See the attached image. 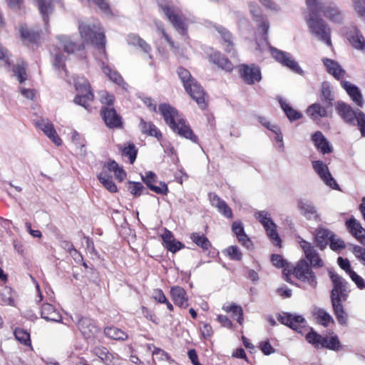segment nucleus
Masks as SVG:
<instances>
[{
    "label": "nucleus",
    "instance_id": "f257e3e1",
    "mask_svg": "<svg viewBox=\"0 0 365 365\" xmlns=\"http://www.w3.org/2000/svg\"><path fill=\"white\" fill-rule=\"evenodd\" d=\"M328 273L333 284L330 297L334 313L338 322L341 325H346L347 314L344 309L342 302L348 299L350 292L349 284L334 270L329 269Z\"/></svg>",
    "mask_w": 365,
    "mask_h": 365
},
{
    "label": "nucleus",
    "instance_id": "f03ea898",
    "mask_svg": "<svg viewBox=\"0 0 365 365\" xmlns=\"http://www.w3.org/2000/svg\"><path fill=\"white\" fill-rule=\"evenodd\" d=\"M166 123L178 135L197 143V137L178 111L169 104L162 103L158 108Z\"/></svg>",
    "mask_w": 365,
    "mask_h": 365
},
{
    "label": "nucleus",
    "instance_id": "7ed1b4c3",
    "mask_svg": "<svg viewBox=\"0 0 365 365\" xmlns=\"http://www.w3.org/2000/svg\"><path fill=\"white\" fill-rule=\"evenodd\" d=\"M159 5L161 11L176 31L182 36H186L189 21L182 14L181 10L171 2H162Z\"/></svg>",
    "mask_w": 365,
    "mask_h": 365
},
{
    "label": "nucleus",
    "instance_id": "20e7f679",
    "mask_svg": "<svg viewBox=\"0 0 365 365\" xmlns=\"http://www.w3.org/2000/svg\"><path fill=\"white\" fill-rule=\"evenodd\" d=\"M178 73L187 93L201 108H205V93L200 85L196 82L187 69L179 68Z\"/></svg>",
    "mask_w": 365,
    "mask_h": 365
},
{
    "label": "nucleus",
    "instance_id": "39448f33",
    "mask_svg": "<svg viewBox=\"0 0 365 365\" xmlns=\"http://www.w3.org/2000/svg\"><path fill=\"white\" fill-rule=\"evenodd\" d=\"M79 33L84 41L96 45L105 52L106 39L103 29L98 24L81 22L78 25Z\"/></svg>",
    "mask_w": 365,
    "mask_h": 365
},
{
    "label": "nucleus",
    "instance_id": "423d86ee",
    "mask_svg": "<svg viewBox=\"0 0 365 365\" xmlns=\"http://www.w3.org/2000/svg\"><path fill=\"white\" fill-rule=\"evenodd\" d=\"M108 171L113 172L115 178L120 182L125 178L126 173L115 161L109 160L104 165L103 170L98 174V178L105 188L110 192H117V187L113 182L111 177L108 174Z\"/></svg>",
    "mask_w": 365,
    "mask_h": 365
},
{
    "label": "nucleus",
    "instance_id": "0eeeda50",
    "mask_svg": "<svg viewBox=\"0 0 365 365\" xmlns=\"http://www.w3.org/2000/svg\"><path fill=\"white\" fill-rule=\"evenodd\" d=\"M306 21L309 31L317 39L331 46L330 29L323 20L314 16L312 13L309 14Z\"/></svg>",
    "mask_w": 365,
    "mask_h": 365
},
{
    "label": "nucleus",
    "instance_id": "6e6552de",
    "mask_svg": "<svg viewBox=\"0 0 365 365\" xmlns=\"http://www.w3.org/2000/svg\"><path fill=\"white\" fill-rule=\"evenodd\" d=\"M307 341L312 344L315 348H327L334 351L341 349V343L336 336H333L329 339L323 337L313 329L306 335Z\"/></svg>",
    "mask_w": 365,
    "mask_h": 365
},
{
    "label": "nucleus",
    "instance_id": "1a4fd4ad",
    "mask_svg": "<svg viewBox=\"0 0 365 365\" xmlns=\"http://www.w3.org/2000/svg\"><path fill=\"white\" fill-rule=\"evenodd\" d=\"M74 86L78 91V95L74 98L75 103L88 109L90 103L93 99L89 82L83 78H78L74 80Z\"/></svg>",
    "mask_w": 365,
    "mask_h": 365
},
{
    "label": "nucleus",
    "instance_id": "9d476101",
    "mask_svg": "<svg viewBox=\"0 0 365 365\" xmlns=\"http://www.w3.org/2000/svg\"><path fill=\"white\" fill-rule=\"evenodd\" d=\"M255 217L262 225L273 243L277 246L280 245L281 240L276 230L277 225L271 218L270 214L265 210H261L256 212Z\"/></svg>",
    "mask_w": 365,
    "mask_h": 365
},
{
    "label": "nucleus",
    "instance_id": "9b49d317",
    "mask_svg": "<svg viewBox=\"0 0 365 365\" xmlns=\"http://www.w3.org/2000/svg\"><path fill=\"white\" fill-rule=\"evenodd\" d=\"M292 273L298 279L308 284L312 287L317 286V282L314 273L312 272L309 264L304 260H300L293 269L290 268Z\"/></svg>",
    "mask_w": 365,
    "mask_h": 365
},
{
    "label": "nucleus",
    "instance_id": "f8f14e48",
    "mask_svg": "<svg viewBox=\"0 0 365 365\" xmlns=\"http://www.w3.org/2000/svg\"><path fill=\"white\" fill-rule=\"evenodd\" d=\"M268 49L272 56L282 66L289 68L297 73L302 74L303 73V71L290 53L278 50L270 46H268Z\"/></svg>",
    "mask_w": 365,
    "mask_h": 365
},
{
    "label": "nucleus",
    "instance_id": "ddd939ff",
    "mask_svg": "<svg viewBox=\"0 0 365 365\" xmlns=\"http://www.w3.org/2000/svg\"><path fill=\"white\" fill-rule=\"evenodd\" d=\"M268 49L272 56L282 66L289 68L297 73L302 74L303 73V71L290 53L278 50L270 46H268Z\"/></svg>",
    "mask_w": 365,
    "mask_h": 365
},
{
    "label": "nucleus",
    "instance_id": "4468645a",
    "mask_svg": "<svg viewBox=\"0 0 365 365\" xmlns=\"http://www.w3.org/2000/svg\"><path fill=\"white\" fill-rule=\"evenodd\" d=\"M239 71L243 81L248 85H253L262 80L260 68L255 64H242Z\"/></svg>",
    "mask_w": 365,
    "mask_h": 365
},
{
    "label": "nucleus",
    "instance_id": "2eb2a0df",
    "mask_svg": "<svg viewBox=\"0 0 365 365\" xmlns=\"http://www.w3.org/2000/svg\"><path fill=\"white\" fill-rule=\"evenodd\" d=\"M312 168L318 174L321 180L332 189H338L339 185L330 173L329 168L322 161L315 160L312 162Z\"/></svg>",
    "mask_w": 365,
    "mask_h": 365
},
{
    "label": "nucleus",
    "instance_id": "dca6fc26",
    "mask_svg": "<svg viewBox=\"0 0 365 365\" xmlns=\"http://www.w3.org/2000/svg\"><path fill=\"white\" fill-rule=\"evenodd\" d=\"M336 110L346 123L353 125L356 124L359 114L362 113L359 110H354L350 106L343 102L337 103Z\"/></svg>",
    "mask_w": 365,
    "mask_h": 365
},
{
    "label": "nucleus",
    "instance_id": "f3484780",
    "mask_svg": "<svg viewBox=\"0 0 365 365\" xmlns=\"http://www.w3.org/2000/svg\"><path fill=\"white\" fill-rule=\"evenodd\" d=\"M278 320L294 330L300 331V329L304 326L305 319L301 315H294L289 313H284L279 315Z\"/></svg>",
    "mask_w": 365,
    "mask_h": 365
},
{
    "label": "nucleus",
    "instance_id": "a211bd4d",
    "mask_svg": "<svg viewBox=\"0 0 365 365\" xmlns=\"http://www.w3.org/2000/svg\"><path fill=\"white\" fill-rule=\"evenodd\" d=\"M101 113L106 125L110 128L121 127V117L117 114L113 108L103 107Z\"/></svg>",
    "mask_w": 365,
    "mask_h": 365
},
{
    "label": "nucleus",
    "instance_id": "6ab92c4d",
    "mask_svg": "<svg viewBox=\"0 0 365 365\" xmlns=\"http://www.w3.org/2000/svg\"><path fill=\"white\" fill-rule=\"evenodd\" d=\"M318 11L323 13L327 18L333 22L341 23L342 21L341 13L334 3L322 4L319 6Z\"/></svg>",
    "mask_w": 365,
    "mask_h": 365
},
{
    "label": "nucleus",
    "instance_id": "aec40b11",
    "mask_svg": "<svg viewBox=\"0 0 365 365\" xmlns=\"http://www.w3.org/2000/svg\"><path fill=\"white\" fill-rule=\"evenodd\" d=\"M38 127L48 138H50L56 145L61 144V140L58 135L53 124L47 119H39L36 122Z\"/></svg>",
    "mask_w": 365,
    "mask_h": 365
},
{
    "label": "nucleus",
    "instance_id": "412c9836",
    "mask_svg": "<svg viewBox=\"0 0 365 365\" xmlns=\"http://www.w3.org/2000/svg\"><path fill=\"white\" fill-rule=\"evenodd\" d=\"M299 244L306 257L309 260L313 267H320L323 266L322 260L320 259L314 247L309 242L304 240H301L299 241Z\"/></svg>",
    "mask_w": 365,
    "mask_h": 365
},
{
    "label": "nucleus",
    "instance_id": "4be33fe9",
    "mask_svg": "<svg viewBox=\"0 0 365 365\" xmlns=\"http://www.w3.org/2000/svg\"><path fill=\"white\" fill-rule=\"evenodd\" d=\"M346 225L349 232L361 242L365 245V229L354 217L346 220Z\"/></svg>",
    "mask_w": 365,
    "mask_h": 365
},
{
    "label": "nucleus",
    "instance_id": "5701e85b",
    "mask_svg": "<svg viewBox=\"0 0 365 365\" xmlns=\"http://www.w3.org/2000/svg\"><path fill=\"white\" fill-rule=\"evenodd\" d=\"M78 327L86 339L93 337L98 331L94 322L88 317H81L78 322Z\"/></svg>",
    "mask_w": 365,
    "mask_h": 365
},
{
    "label": "nucleus",
    "instance_id": "b1692460",
    "mask_svg": "<svg viewBox=\"0 0 365 365\" xmlns=\"http://www.w3.org/2000/svg\"><path fill=\"white\" fill-rule=\"evenodd\" d=\"M297 207L300 213L308 220H315L318 217L317 211L313 203L302 199L298 202Z\"/></svg>",
    "mask_w": 365,
    "mask_h": 365
},
{
    "label": "nucleus",
    "instance_id": "393cba45",
    "mask_svg": "<svg viewBox=\"0 0 365 365\" xmlns=\"http://www.w3.org/2000/svg\"><path fill=\"white\" fill-rule=\"evenodd\" d=\"M209 200L212 205L215 207L218 210V212L222 214L225 217L228 218H231L232 217V212L230 207L216 194L210 193Z\"/></svg>",
    "mask_w": 365,
    "mask_h": 365
},
{
    "label": "nucleus",
    "instance_id": "a878e982",
    "mask_svg": "<svg viewBox=\"0 0 365 365\" xmlns=\"http://www.w3.org/2000/svg\"><path fill=\"white\" fill-rule=\"evenodd\" d=\"M347 35V38L350 44L355 49L359 51H364L365 49V38L356 28H353Z\"/></svg>",
    "mask_w": 365,
    "mask_h": 365
},
{
    "label": "nucleus",
    "instance_id": "bb28decb",
    "mask_svg": "<svg viewBox=\"0 0 365 365\" xmlns=\"http://www.w3.org/2000/svg\"><path fill=\"white\" fill-rule=\"evenodd\" d=\"M170 294L174 303L180 307H188L187 297L185 290L181 287L176 286L171 289Z\"/></svg>",
    "mask_w": 365,
    "mask_h": 365
},
{
    "label": "nucleus",
    "instance_id": "cd10ccee",
    "mask_svg": "<svg viewBox=\"0 0 365 365\" xmlns=\"http://www.w3.org/2000/svg\"><path fill=\"white\" fill-rule=\"evenodd\" d=\"M342 87L346 90L352 101L359 107H362L364 101L359 88L349 81L341 82Z\"/></svg>",
    "mask_w": 365,
    "mask_h": 365
},
{
    "label": "nucleus",
    "instance_id": "c85d7f7f",
    "mask_svg": "<svg viewBox=\"0 0 365 365\" xmlns=\"http://www.w3.org/2000/svg\"><path fill=\"white\" fill-rule=\"evenodd\" d=\"M312 139L317 148L323 154L331 152V147L324 135L320 131L315 132L312 135Z\"/></svg>",
    "mask_w": 365,
    "mask_h": 365
},
{
    "label": "nucleus",
    "instance_id": "c756f323",
    "mask_svg": "<svg viewBox=\"0 0 365 365\" xmlns=\"http://www.w3.org/2000/svg\"><path fill=\"white\" fill-rule=\"evenodd\" d=\"M41 317L46 321L58 322L61 319V314L51 304H43L41 307Z\"/></svg>",
    "mask_w": 365,
    "mask_h": 365
},
{
    "label": "nucleus",
    "instance_id": "7c9ffc66",
    "mask_svg": "<svg viewBox=\"0 0 365 365\" xmlns=\"http://www.w3.org/2000/svg\"><path fill=\"white\" fill-rule=\"evenodd\" d=\"M71 139L72 144L75 147V151L77 155L85 157L87 154L86 148V140L83 138L81 135L75 130L71 133Z\"/></svg>",
    "mask_w": 365,
    "mask_h": 365
},
{
    "label": "nucleus",
    "instance_id": "2f4dec72",
    "mask_svg": "<svg viewBox=\"0 0 365 365\" xmlns=\"http://www.w3.org/2000/svg\"><path fill=\"white\" fill-rule=\"evenodd\" d=\"M162 238L165 247L173 253L176 252L183 247L182 244L180 241L176 240L173 234L168 230L165 231L162 235Z\"/></svg>",
    "mask_w": 365,
    "mask_h": 365
},
{
    "label": "nucleus",
    "instance_id": "473e14b6",
    "mask_svg": "<svg viewBox=\"0 0 365 365\" xmlns=\"http://www.w3.org/2000/svg\"><path fill=\"white\" fill-rule=\"evenodd\" d=\"M307 115L314 121H318L322 118L328 117L329 113L326 108L319 103H314L308 107Z\"/></svg>",
    "mask_w": 365,
    "mask_h": 365
},
{
    "label": "nucleus",
    "instance_id": "72a5a7b5",
    "mask_svg": "<svg viewBox=\"0 0 365 365\" xmlns=\"http://www.w3.org/2000/svg\"><path fill=\"white\" fill-rule=\"evenodd\" d=\"M322 61L327 68V72L332 75L334 78L339 79L344 77L345 74L344 70L341 68L340 65L329 58H323Z\"/></svg>",
    "mask_w": 365,
    "mask_h": 365
},
{
    "label": "nucleus",
    "instance_id": "f704fd0d",
    "mask_svg": "<svg viewBox=\"0 0 365 365\" xmlns=\"http://www.w3.org/2000/svg\"><path fill=\"white\" fill-rule=\"evenodd\" d=\"M332 233L331 231L323 227H319L316 230L315 242L321 250H324L327 247Z\"/></svg>",
    "mask_w": 365,
    "mask_h": 365
},
{
    "label": "nucleus",
    "instance_id": "c9c22d12",
    "mask_svg": "<svg viewBox=\"0 0 365 365\" xmlns=\"http://www.w3.org/2000/svg\"><path fill=\"white\" fill-rule=\"evenodd\" d=\"M210 59L213 63L227 72H230L233 69L232 63L219 52L215 51L211 53Z\"/></svg>",
    "mask_w": 365,
    "mask_h": 365
},
{
    "label": "nucleus",
    "instance_id": "e433bc0d",
    "mask_svg": "<svg viewBox=\"0 0 365 365\" xmlns=\"http://www.w3.org/2000/svg\"><path fill=\"white\" fill-rule=\"evenodd\" d=\"M213 28L220 35L225 43H226L225 50L227 52H231L233 48L232 36L230 32L220 25L213 24Z\"/></svg>",
    "mask_w": 365,
    "mask_h": 365
},
{
    "label": "nucleus",
    "instance_id": "4c0bfd02",
    "mask_svg": "<svg viewBox=\"0 0 365 365\" xmlns=\"http://www.w3.org/2000/svg\"><path fill=\"white\" fill-rule=\"evenodd\" d=\"M37 7L41 14L44 22L46 24L48 16L53 12L54 6L50 0H36Z\"/></svg>",
    "mask_w": 365,
    "mask_h": 365
},
{
    "label": "nucleus",
    "instance_id": "58836bf2",
    "mask_svg": "<svg viewBox=\"0 0 365 365\" xmlns=\"http://www.w3.org/2000/svg\"><path fill=\"white\" fill-rule=\"evenodd\" d=\"M58 39L63 47L64 51L68 53H73L76 51L82 50L84 47L82 43L76 44L67 36H59Z\"/></svg>",
    "mask_w": 365,
    "mask_h": 365
},
{
    "label": "nucleus",
    "instance_id": "ea45409f",
    "mask_svg": "<svg viewBox=\"0 0 365 365\" xmlns=\"http://www.w3.org/2000/svg\"><path fill=\"white\" fill-rule=\"evenodd\" d=\"M272 262L274 266L276 267H283V274H284V279L289 282V275L291 274L290 267L289 266L288 263L282 258V257L279 255H273L272 256Z\"/></svg>",
    "mask_w": 365,
    "mask_h": 365
},
{
    "label": "nucleus",
    "instance_id": "a19ab883",
    "mask_svg": "<svg viewBox=\"0 0 365 365\" xmlns=\"http://www.w3.org/2000/svg\"><path fill=\"white\" fill-rule=\"evenodd\" d=\"M140 131L143 134L154 136L157 138L161 137V133L157 127L151 122H146L143 118L140 119L139 125Z\"/></svg>",
    "mask_w": 365,
    "mask_h": 365
},
{
    "label": "nucleus",
    "instance_id": "79ce46f5",
    "mask_svg": "<svg viewBox=\"0 0 365 365\" xmlns=\"http://www.w3.org/2000/svg\"><path fill=\"white\" fill-rule=\"evenodd\" d=\"M314 316L317 322L327 327L330 322L334 323L331 316L323 309L317 308L314 311Z\"/></svg>",
    "mask_w": 365,
    "mask_h": 365
},
{
    "label": "nucleus",
    "instance_id": "37998d69",
    "mask_svg": "<svg viewBox=\"0 0 365 365\" xmlns=\"http://www.w3.org/2000/svg\"><path fill=\"white\" fill-rule=\"evenodd\" d=\"M96 356L106 364V365H115V357L110 353L106 348H96Z\"/></svg>",
    "mask_w": 365,
    "mask_h": 365
},
{
    "label": "nucleus",
    "instance_id": "c03bdc74",
    "mask_svg": "<svg viewBox=\"0 0 365 365\" xmlns=\"http://www.w3.org/2000/svg\"><path fill=\"white\" fill-rule=\"evenodd\" d=\"M277 99H278V101L280 104L282 109L284 110V113L286 114L287 118L289 119V120L293 121V120L299 119L302 117V115L297 110H294L292 107H290L283 100V98L282 97H278Z\"/></svg>",
    "mask_w": 365,
    "mask_h": 365
},
{
    "label": "nucleus",
    "instance_id": "a18cd8bd",
    "mask_svg": "<svg viewBox=\"0 0 365 365\" xmlns=\"http://www.w3.org/2000/svg\"><path fill=\"white\" fill-rule=\"evenodd\" d=\"M19 32L24 43H34L39 37L38 33L30 31L26 26H21Z\"/></svg>",
    "mask_w": 365,
    "mask_h": 365
},
{
    "label": "nucleus",
    "instance_id": "49530a36",
    "mask_svg": "<svg viewBox=\"0 0 365 365\" xmlns=\"http://www.w3.org/2000/svg\"><path fill=\"white\" fill-rule=\"evenodd\" d=\"M101 68L103 73L109 78L110 81L118 85H121L123 88H125V85L126 84L123 82V79L119 73L115 71H112V69L108 66L105 65L104 63H102Z\"/></svg>",
    "mask_w": 365,
    "mask_h": 365
},
{
    "label": "nucleus",
    "instance_id": "de8ad7c7",
    "mask_svg": "<svg viewBox=\"0 0 365 365\" xmlns=\"http://www.w3.org/2000/svg\"><path fill=\"white\" fill-rule=\"evenodd\" d=\"M128 42L133 46H138L145 53H149L151 51V47L141 38L135 34H130L128 36Z\"/></svg>",
    "mask_w": 365,
    "mask_h": 365
},
{
    "label": "nucleus",
    "instance_id": "09e8293b",
    "mask_svg": "<svg viewBox=\"0 0 365 365\" xmlns=\"http://www.w3.org/2000/svg\"><path fill=\"white\" fill-rule=\"evenodd\" d=\"M104 332L107 336L115 340H125L128 338V335L117 327H107Z\"/></svg>",
    "mask_w": 365,
    "mask_h": 365
},
{
    "label": "nucleus",
    "instance_id": "8fccbe9b",
    "mask_svg": "<svg viewBox=\"0 0 365 365\" xmlns=\"http://www.w3.org/2000/svg\"><path fill=\"white\" fill-rule=\"evenodd\" d=\"M190 238L198 246L204 250H207L210 247V242L203 235L195 232L191 235Z\"/></svg>",
    "mask_w": 365,
    "mask_h": 365
},
{
    "label": "nucleus",
    "instance_id": "3c124183",
    "mask_svg": "<svg viewBox=\"0 0 365 365\" xmlns=\"http://www.w3.org/2000/svg\"><path fill=\"white\" fill-rule=\"evenodd\" d=\"M14 335L19 342L24 345L31 346L30 334L26 330L17 328L14 331Z\"/></svg>",
    "mask_w": 365,
    "mask_h": 365
},
{
    "label": "nucleus",
    "instance_id": "603ef678",
    "mask_svg": "<svg viewBox=\"0 0 365 365\" xmlns=\"http://www.w3.org/2000/svg\"><path fill=\"white\" fill-rule=\"evenodd\" d=\"M14 73L20 83H22L27 79L26 64L23 62L15 66Z\"/></svg>",
    "mask_w": 365,
    "mask_h": 365
},
{
    "label": "nucleus",
    "instance_id": "864d4df0",
    "mask_svg": "<svg viewBox=\"0 0 365 365\" xmlns=\"http://www.w3.org/2000/svg\"><path fill=\"white\" fill-rule=\"evenodd\" d=\"M1 302L6 305H14V293L10 287H5L1 292Z\"/></svg>",
    "mask_w": 365,
    "mask_h": 365
},
{
    "label": "nucleus",
    "instance_id": "5fc2aeb1",
    "mask_svg": "<svg viewBox=\"0 0 365 365\" xmlns=\"http://www.w3.org/2000/svg\"><path fill=\"white\" fill-rule=\"evenodd\" d=\"M223 252L232 260H240L242 258V254L237 246H229Z\"/></svg>",
    "mask_w": 365,
    "mask_h": 365
},
{
    "label": "nucleus",
    "instance_id": "6e6d98bb",
    "mask_svg": "<svg viewBox=\"0 0 365 365\" xmlns=\"http://www.w3.org/2000/svg\"><path fill=\"white\" fill-rule=\"evenodd\" d=\"M329 247L334 251H338L345 247L344 242L338 236L332 233L329 240Z\"/></svg>",
    "mask_w": 365,
    "mask_h": 365
},
{
    "label": "nucleus",
    "instance_id": "4d7b16f0",
    "mask_svg": "<svg viewBox=\"0 0 365 365\" xmlns=\"http://www.w3.org/2000/svg\"><path fill=\"white\" fill-rule=\"evenodd\" d=\"M352 2L355 12L365 22V0H352Z\"/></svg>",
    "mask_w": 365,
    "mask_h": 365
},
{
    "label": "nucleus",
    "instance_id": "13d9d810",
    "mask_svg": "<svg viewBox=\"0 0 365 365\" xmlns=\"http://www.w3.org/2000/svg\"><path fill=\"white\" fill-rule=\"evenodd\" d=\"M322 96L323 100L327 103L329 106H332V101L334 100L331 91L328 84L324 83L322 86Z\"/></svg>",
    "mask_w": 365,
    "mask_h": 365
},
{
    "label": "nucleus",
    "instance_id": "bf43d9fd",
    "mask_svg": "<svg viewBox=\"0 0 365 365\" xmlns=\"http://www.w3.org/2000/svg\"><path fill=\"white\" fill-rule=\"evenodd\" d=\"M121 153L123 156H127L129 158L131 164L135 160L137 150L133 144H130L128 147L124 148Z\"/></svg>",
    "mask_w": 365,
    "mask_h": 365
},
{
    "label": "nucleus",
    "instance_id": "052dcab7",
    "mask_svg": "<svg viewBox=\"0 0 365 365\" xmlns=\"http://www.w3.org/2000/svg\"><path fill=\"white\" fill-rule=\"evenodd\" d=\"M142 179L150 190L152 186H154L158 182L156 175L151 171L145 173V175L142 176Z\"/></svg>",
    "mask_w": 365,
    "mask_h": 365
},
{
    "label": "nucleus",
    "instance_id": "680f3d73",
    "mask_svg": "<svg viewBox=\"0 0 365 365\" xmlns=\"http://www.w3.org/2000/svg\"><path fill=\"white\" fill-rule=\"evenodd\" d=\"M349 277L351 279V280L356 284V287L359 289H363L364 288H365L364 279L361 276L357 274L354 271L351 272Z\"/></svg>",
    "mask_w": 365,
    "mask_h": 365
},
{
    "label": "nucleus",
    "instance_id": "e2e57ef3",
    "mask_svg": "<svg viewBox=\"0 0 365 365\" xmlns=\"http://www.w3.org/2000/svg\"><path fill=\"white\" fill-rule=\"evenodd\" d=\"M144 187L140 182H130L129 190L135 196L140 195Z\"/></svg>",
    "mask_w": 365,
    "mask_h": 365
},
{
    "label": "nucleus",
    "instance_id": "0e129e2a",
    "mask_svg": "<svg viewBox=\"0 0 365 365\" xmlns=\"http://www.w3.org/2000/svg\"><path fill=\"white\" fill-rule=\"evenodd\" d=\"M153 361H163V360H168L169 359V356L167 353H165L163 350L156 348L153 351Z\"/></svg>",
    "mask_w": 365,
    "mask_h": 365
},
{
    "label": "nucleus",
    "instance_id": "69168bd1",
    "mask_svg": "<svg viewBox=\"0 0 365 365\" xmlns=\"http://www.w3.org/2000/svg\"><path fill=\"white\" fill-rule=\"evenodd\" d=\"M232 313V317H236V320L240 324H242L244 320L243 318V310L241 307L235 305L232 307V310L231 311Z\"/></svg>",
    "mask_w": 365,
    "mask_h": 365
},
{
    "label": "nucleus",
    "instance_id": "338daca9",
    "mask_svg": "<svg viewBox=\"0 0 365 365\" xmlns=\"http://www.w3.org/2000/svg\"><path fill=\"white\" fill-rule=\"evenodd\" d=\"M353 253L355 257L361 261L362 263L365 262V249L360 246H354L353 247Z\"/></svg>",
    "mask_w": 365,
    "mask_h": 365
},
{
    "label": "nucleus",
    "instance_id": "774afa93",
    "mask_svg": "<svg viewBox=\"0 0 365 365\" xmlns=\"http://www.w3.org/2000/svg\"><path fill=\"white\" fill-rule=\"evenodd\" d=\"M356 122L359 128L361 135L365 136V114L363 112L359 114Z\"/></svg>",
    "mask_w": 365,
    "mask_h": 365
}]
</instances>
